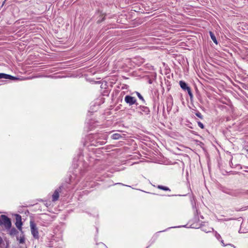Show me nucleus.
<instances>
[{
  "mask_svg": "<svg viewBox=\"0 0 248 248\" xmlns=\"http://www.w3.org/2000/svg\"><path fill=\"white\" fill-rule=\"evenodd\" d=\"M230 246H231V247L232 248H235V247H234L233 246H232V245H230Z\"/></svg>",
  "mask_w": 248,
  "mask_h": 248,
  "instance_id": "nucleus-19",
  "label": "nucleus"
},
{
  "mask_svg": "<svg viewBox=\"0 0 248 248\" xmlns=\"http://www.w3.org/2000/svg\"><path fill=\"white\" fill-rule=\"evenodd\" d=\"M124 101L129 105H132L136 103V99L134 97L130 95H126L124 97Z\"/></svg>",
  "mask_w": 248,
  "mask_h": 248,
  "instance_id": "nucleus-3",
  "label": "nucleus"
},
{
  "mask_svg": "<svg viewBox=\"0 0 248 248\" xmlns=\"http://www.w3.org/2000/svg\"><path fill=\"white\" fill-rule=\"evenodd\" d=\"M30 224L31 232L33 238L36 239H38L39 238V232L35 223L33 221L31 220Z\"/></svg>",
  "mask_w": 248,
  "mask_h": 248,
  "instance_id": "nucleus-2",
  "label": "nucleus"
},
{
  "mask_svg": "<svg viewBox=\"0 0 248 248\" xmlns=\"http://www.w3.org/2000/svg\"><path fill=\"white\" fill-rule=\"evenodd\" d=\"M210 37L212 39V40H213V41L216 44H217V40L216 39V38L214 35V34L211 32V31H210Z\"/></svg>",
  "mask_w": 248,
  "mask_h": 248,
  "instance_id": "nucleus-10",
  "label": "nucleus"
},
{
  "mask_svg": "<svg viewBox=\"0 0 248 248\" xmlns=\"http://www.w3.org/2000/svg\"><path fill=\"white\" fill-rule=\"evenodd\" d=\"M1 243H2V239H0V245H1Z\"/></svg>",
  "mask_w": 248,
  "mask_h": 248,
  "instance_id": "nucleus-18",
  "label": "nucleus"
},
{
  "mask_svg": "<svg viewBox=\"0 0 248 248\" xmlns=\"http://www.w3.org/2000/svg\"><path fill=\"white\" fill-rule=\"evenodd\" d=\"M157 187L159 189H161L164 191H170V189L167 186L158 185Z\"/></svg>",
  "mask_w": 248,
  "mask_h": 248,
  "instance_id": "nucleus-9",
  "label": "nucleus"
},
{
  "mask_svg": "<svg viewBox=\"0 0 248 248\" xmlns=\"http://www.w3.org/2000/svg\"><path fill=\"white\" fill-rule=\"evenodd\" d=\"M61 191V189L60 187L59 189H57L55 190L52 196V201L56 202L57 201L59 198V193Z\"/></svg>",
  "mask_w": 248,
  "mask_h": 248,
  "instance_id": "nucleus-5",
  "label": "nucleus"
},
{
  "mask_svg": "<svg viewBox=\"0 0 248 248\" xmlns=\"http://www.w3.org/2000/svg\"><path fill=\"white\" fill-rule=\"evenodd\" d=\"M17 232L16 229L14 228H12L11 231H10V235H13V234H15L16 233V232Z\"/></svg>",
  "mask_w": 248,
  "mask_h": 248,
  "instance_id": "nucleus-13",
  "label": "nucleus"
},
{
  "mask_svg": "<svg viewBox=\"0 0 248 248\" xmlns=\"http://www.w3.org/2000/svg\"><path fill=\"white\" fill-rule=\"evenodd\" d=\"M1 78H5L13 80L16 79V78L10 75L4 73H0V79Z\"/></svg>",
  "mask_w": 248,
  "mask_h": 248,
  "instance_id": "nucleus-6",
  "label": "nucleus"
},
{
  "mask_svg": "<svg viewBox=\"0 0 248 248\" xmlns=\"http://www.w3.org/2000/svg\"><path fill=\"white\" fill-rule=\"evenodd\" d=\"M186 91H187V93H188L190 98L191 99L193 97V94L192 93L190 88H187V90H186Z\"/></svg>",
  "mask_w": 248,
  "mask_h": 248,
  "instance_id": "nucleus-12",
  "label": "nucleus"
},
{
  "mask_svg": "<svg viewBox=\"0 0 248 248\" xmlns=\"http://www.w3.org/2000/svg\"><path fill=\"white\" fill-rule=\"evenodd\" d=\"M137 95L140 100H144L143 97L139 93H137Z\"/></svg>",
  "mask_w": 248,
  "mask_h": 248,
  "instance_id": "nucleus-16",
  "label": "nucleus"
},
{
  "mask_svg": "<svg viewBox=\"0 0 248 248\" xmlns=\"http://www.w3.org/2000/svg\"><path fill=\"white\" fill-rule=\"evenodd\" d=\"M122 137V136L118 133H115V134H113L112 136H111V138L113 140H119Z\"/></svg>",
  "mask_w": 248,
  "mask_h": 248,
  "instance_id": "nucleus-8",
  "label": "nucleus"
},
{
  "mask_svg": "<svg viewBox=\"0 0 248 248\" xmlns=\"http://www.w3.org/2000/svg\"><path fill=\"white\" fill-rule=\"evenodd\" d=\"M195 115L198 117L199 118H200V119H203V116L202 115V114L200 112H198L197 113H195Z\"/></svg>",
  "mask_w": 248,
  "mask_h": 248,
  "instance_id": "nucleus-14",
  "label": "nucleus"
},
{
  "mask_svg": "<svg viewBox=\"0 0 248 248\" xmlns=\"http://www.w3.org/2000/svg\"><path fill=\"white\" fill-rule=\"evenodd\" d=\"M198 126L201 127L202 129H203L204 128V125L202 123H201V122H198Z\"/></svg>",
  "mask_w": 248,
  "mask_h": 248,
  "instance_id": "nucleus-15",
  "label": "nucleus"
},
{
  "mask_svg": "<svg viewBox=\"0 0 248 248\" xmlns=\"http://www.w3.org/2000/svg\"><path fill=\"white\" fill-rule=\"evenodd\" d=\"M2 225L7 230L10 229L11 227L12 223L11 220L5 215L0 216V225Z\"/></svg>",
  "mask_w": 248,
  "mask_h": 248,
  "instance_id": "nucleus-1",
  "label": "nucleus"
},
{
  "mask_svg": "<svg viewBox=\"0 0 248 248\" xmlns=\"http://www.w3.org/2000/svg\"><path fill=\"white\" fill-rule=\"evenodd\" d=\"M19 243L20 244H24L25 243V238L24 236H20L18 239Z\"/></svg>",
  "mask_w": 248,
  "mask_h": 248,
  "instance_id": "nucleus-11",
  "label": "nucleus"
},
{
  "mask_svg": "<svg viewBox=\"0 0 248 248\" xmlns=\"http://www.w3.org/2000/svg\"><path fill=\"white\" fill-rule=\"evenodd\" d=\"M16 226L17 229L20 231H22V222L21 221V217L20 215H17L16 217Z\"/></svg>",
  "mask_w": 248,
  "mask_h": 248,
  "instance_id": "nucleus-4",
  "label": "nucleus"
},
{
  "mask_svg": "<svg viewBox=\"0 0 248 248\" xmlns=\"http://www.w3.org/2000/svg\"><path fill=\"white\" fill-rule=\"evenodd\" d=\"M221 243L222 244L223 246H225V244H224V242L223 241H221Z\"/></svg>",
  "mask_w": 248,
  "mask_h": 248,
  "instance_id": "nucleus-17",
  "label": "nucleus"
},
{
  "mask_svg": "<svg viewBox=\"0 0 248 248\" xmlns=\"http://www.w3.org/2000/svg\"><path fill=\"white\" fill-rule=\"evenodd\" d=\"M179 85H180V87H181V88H182L183 90H187V88H190V87H189L187 86V85L185 82L182 81V80L180 81Z\"/></svg>",
  "mask_w": 248,
  "mask_h": 248,
  "instance_id": "nucleus-7",
  "label": "nucleus"
}]
</instances>
